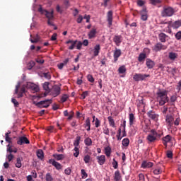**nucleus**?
I'll list each match as a JSON object with an SVG mask.
<instances>
[{"label": "nucleus", "mask_w": 181, "mask_h": 181, "mask_svg": "<svg viewBox=\"0 0 181 181\" xmlns=\"http://www.w3.org/2000/svg\"><path fill=\"white\" fill-rule=\"evenodd\" d=\"M150 132L151 134H148L146 137L148 144H152L155 142L158 138H161L163 135V132H162V131L156 132L155 129H151Z\"/></svg>", "instance_id": "f257e3e1"}, {"label": "nucleus", "mask_w": 181, "mask_h": 181, "mask_svg": "<svg viewBox=\"0 0 181 181\" xmlns=\"http://www.w3.org/2000/svg\"><path fill=\"white\" fill-rule=\"evenodd\" d=\"M157 97L159 100V105H165L166 103L169 102V97H168V90H158L157 92Z\"/></svg>", "instance_id": "f03ea898"}, {"label": "nucleus", "mask_w": 181, "mask_h": 181, "mask_svg": "<svg viewBox=\"0 0 181 181\" xmlns=\"http://www.w3.org/2000/svg\"><path fill=\"white\" fill-rule=\"evenodd\" d=\"M175 13V9L172 7H164L162 12L161 16L163 18H168L170 16H173V14Z\"/></svg>", "instance_id": "7ed1b4c3"}, {"label": "nucleus", "mask_w": 181, "mask_h": 181, "mask_svg": "<svg viewBox=\"0 0 181 181\" xmlns=\"http://www.w3.org/2000/svg\"><path fill=\"white\" fill-rule=\"evenodd\" d=\"M52 99H47L45 100H41L37 103H35L36 107L38 108H48L52 104Z\"/></svg>", "instance_id": "20e7f679"}, {"label": "nucleus", "mask_w": 181, "mask_h": 181, "mask_svg": "<svg viewBox=\"0 0 181 181\" xmlns=\"http://www.w3.org/2000/svg\"><path fill=\"white\" fill-rule=\"evenodd\" d=\"M147 77H151L149 74H135L133 76L134 81H144Z\"/></svg>", "instance_id": "39448f33"}, {"label": "nucleus", "mask_w": 181, "mask_h": 181, "mask_svg": "<svg viewBox=\"0 0 181 181\" xmlns=\"http://www.w3.org/2000/svg\"><path fill=\"white\" fill-rule=\"evenodd\" d=\"M21 87V84L18 83L16 86V90H15V94H18V98H22V97H23V94H25V87H26V86H23L19 92V88Z\"/></svg>", "instance_id": "423d86ee"}, {"label": "nucleus", "mask_w": 181, "mask_h": 181, "mask_svg": "<svg viewBox=\"0 0 181 181\" xmlns=\"http://www.w3.org/2000/svg\"><path fill=\"white\" fill-rule=\"evenodd\" d=\"M25 88H28L29 90H32L33 93H38V91H40V90L39 88V86L31 82L27 83L25 85Z\"/></svg>", "instance_id": "0eeeda50"}, {"label": "nucleus", "mask_w": 181, "mask_h": 181, "mask_svg": "<svg viewBox=\"0 0 181 181\" xmlns=\"http://www.w3.org/2000/svg\"><path fill=\"white\" fill-rule=\"evenodd\" d=\"M39 12H42V13H45L46 18H47L48 21H53L54 16H53V11H47V10H43V8H40L38 9Z\"/></svg>", "instance_id": "6e6552de"}, {"label": "nucleus", "mask_w": 181, "mask_h": 181, "mask_svg": "<svg viewBox=\"0 0 181 181\" xmlns=\"http://www.w3.org/2000/svg\"><path fill=\"white\" fill-rule=\"evenodd\" d=\"M168 49V47L166 45H163L160 42L156 43L153 47V52H160V50H166Z\"/></svg>", "instance_id": "1a4fd4ad"}, {"label": "nucleus", "mask_w": 181, "mask_h": 181, "mask_svg": "<svg viewBox=\"0 0 181 181\" xmlns=\"http://www.w3.org/2000/svg\"><path fill=\"white\" fill-rule=\"evenodd\" d=\"M175 121V118L171 115H167L165 116V122L169 127V128H172L173 127V122Z\"/></svg>", "instance_id": "9d476101"}, {"label": "nucleus", "mask_w": 181, "mask_h": 181, "mask_svg": "<svg viewBox=\"0 0 181 181\" xmlns=\"http://www.w3.org/2000/svg\"><path fill=\"white\" fill-rule=\"evenodd\" d=\"M61 88L59 86L54 85L51 90V95L54 97H57V95H60Z\"/></svg>", "instance_id": "9b49d317"}, {"label": "nucleus", "mask_w": 181, "mask_h": 181, "mask_svg": "<svg viewBox=\"0 0 181 181\" xmlns=\"http://www.w3.org/2000/svg\"><path fill=\"white\" fill-rule=\"evenodd\" d=\"M141 21H148V11L145 6L143 7L142 10L140 11Z\"/></svg>", "instance_id": "f8f14e48"}, {"label": "nucleus", "mask_w": 181, "mask_h": 181, "mask_svg": "<svg viewBox=\"0 0 181 181\" xmlns=\"http://www.w3.org/2000/svg\"><path fill=\"white\" fill-rule=\"evenodd\" d=\"M17 144L18 145H23V144H25L26 145H28L30 144V141L25 136H21L18 138L17 141Z\"/></svg>", "instance_id": "ddd939ff"}, {"label": "nucleus", "mask_w": 181, "mask_h": 181, "mask_svg": "<svg viewBox=\"0 0 181 181\" xmlns=\"http://www.w3.org/2000/svg\"><path fill=\"white\" fill-rule=\"evenodd\" d=\"M107 21L108 23V28L112 26V11H109L107 13Z\"/></svg>", "instance_id": "4468645a"}, {"label": "nucleus", "mask_w": 181, "mask_h": 181, "mask_svg": "<svg viewBox=\"0 0 181 181\" xmlns=\"http://www.w3.org/2000/svg\"><path fill=\"white\" fill-rule=\"evenodd\" d=\"M153 166V163L148 160H144L141 163V168L143 169H146L149 168H152Z\"/></svg>", "instance_id": "2eb2a0df"}, {"label": "nucleus", "mask_w": 181, "mask_h": 181, "mask_svg": "<svg viewBox=\"0 0 181 181\" xmlns=\"http://www.w3.org/2000/svg\"><path fill=\"white\" fill-rule=\"evenodd\" d=\"M66 45H70L68 49L73 50L76 47V45H77V40H69L66 42Z\"/></svg>", "instance_id": "dca6fc26"}, {"label": "nucleus", "mask_w": 181, "mask_h": 181, "mask_svg": "<svg viewBox=\"0 0 181 181\" xmlns=\"http://www.w3.org/2000/svg\"><path fill=\"white\" fill-rule=\"evenodd\" d=\"M147 116L148 118L153 119V121H156V119H158V117H159V115H158L156 113H155V112L152 110H150L147 112Z\"/></svg>", "instance_id": "f3484780"}, {"label": "nucleus", "mask_w": 181, "mask_h": 181, "mask_svg": "<svg viewBox=\"0 0 181 181\" xmlns=\"http://www.w3.org/2000/svg\"><path fill=\"white\" fill-rule=\"evenodd\" d=\"M101 50V46L100 44H97L94 46L93 52L94 57H97L100 54V51Z\"/></svg>", "instance_id": "a211bd4d"}, {"label": "nucleus", "mask_w": 181, "mask_h": 181, "mask_svg": "<svg viewBox=\"0 0 181 181\" xmlns=\"http://www.w3.org/2000/svg\"><path fill=\"white\" fill-rule=\"evenodd\" d=\"M168 37H169V36L164 33H160L158 35V40H160V42H161V43H165Z\"/></svg>", "instance_id": "6ab92c4d"}, {"label": "nucleus", "mask_w": 181, "mask_h": 181, "mask_svg": "<svg viewBox=\"0 0 181 181\" xmlns=\"http://www.w3.org/2000/svg\"><path fill=\"white\" fill-rule=\"evenodd\" d=\"M113 42L115 43L116 46H119L122 42V36L115 35L113 38Z\"/></svg>", "instance_id": "aec40b11"}, {"label": "nucleus", "mask_w": 181, "mask_h": 181, "mask_svg": "<svg viewBox=\"0 0 181 181\" xmlns=\"http://www.w3.org/2000/svg\"><path fill=\"white\" fill-rule=\"evenodd\" d=\"M146 66H147L148 69H153V67H155V62L148 58L146 59Z\"/></svg>", "instance_id": "412c9836"}, {"label": "nucleus", "mask_w": 181, "mask_h": 181, "mask_svg": "<svg viewBox=\"0 0 181 181\" xmlns=\"http://www.w3.org/2000/svg\"><path fill=\"white\" fill-rule=\"evenodd\" d=\"M96 159L98 160V163L100 165V166H103L104 163H105V156L101 155L100 156H97Z\"/></svg>", "instance_id": "4be33fe9"}, {"label": "nucleus", "mask_w": 181, "mask_h": 181, "mask_svg": "<svg viewBox=\"0 0 181 181\" xmlns=\"http://www.w3.org/2000/svg\"><path fill=\"white\" fill-rule=\"evenodd\" d=\"M162 141L163 145H165V146L166 147L168 146V144H169V142L172 141V136H170V135H167L162 138Z\"/></svg>", "instance_id": "5701e85b"}, {"label": "nucleus", "mask_w": 181, "mask_h": 181, "mask_svg": "<svg viewBox=\"0 0 181 181\" xmlns=\"http://www.w3.org/2000/svg\"><path fill=\"white\" fill-rule=\"evenodd\" d=\"M121 56V49L116 48L113 54L115 62L118 61V57Z\"/></svg>", "instance_id": "b1692460"}, {"label": "nucleus", "mask_w": 181, "mask_h": 181, "mask_svg": "<svg viewBox=\"0 0 181 181\" xmlns=\"http://www.w3.org/2000/svg\"><path fill=\"white\" fill-rule=\"evenodd\" d=\"M97 35V29L92 28L90 31L88 33V39H94Z\"/></svg>", "instance_id": "393cba45"}, {"label": "nucleus", "mask_w": 181, "mask_h": 181, "mask_svg": "<svg viewBox=\"0 0 181 181\" xmlns=\"http://www.w3.org/2000/svg\"><path fill=\"white\" fill-rule=\"evenodd\" d=\"M7 152H9V153H12V152H13L14 153H16L18 152V148H13V146H12L11 144H8Z\"/></svg>", "instance_id": "a878e982"}, {"label": "nucleus", "mask_w": 181, "mask_h": 181, "mask_svg": "<svg viewBox=\"0 0 181 181\" xmlns=\"http://www.w3.org/2000/svg\"><path fill=\"white\" fill-rule=\"evenodd\" d=\"M148 57L144 53H140L139 57H138V62L139 63H145V59Z\"/></svg>", "instance_id": "bb28decb"}, {"label": "nucleus", "mask_w": 181, "mask_h": 181, "mask_svg": "<svg viewBox=\"0 0 181 181\" xmlns=\"http://www.w3.org/2000/svg\"><path fill=\"white\" fill-rule=\"evenodd\" d=\"M108 122H109V125L112 127V128H115V120L112 118V117L109 116L107 117Z\"/></svg>", "instance_id": "cd10ccee"}, {"label": "nucleus", "mask_w": 181, "mask_h": 181, "mask_svg": "<svg viewBox=\"0 0 181 181\" xmlns=\"http://www.w3.org/2000/svg\"><path fill=\"white\" fill-rule=\"evenodd\" d=\"M52 166H54L57 170H60L61 169H63V165H62L60 163L57 161L52 163Z\"/></svg>", "instance_id": "c85d7f7f"}, {"label": "nucleus", "mask_w": 181, "mask_h": 181, "mask_svg": "<svg viewBox=\"0 0 181 181\" xmlns=\"http://www.w3.org/2000/svg\"><path fill=\"white\" fill-rule=\"evenodd\" d=\"M129 125L131 126L134 125V121H135V116L134 115V113H130L129 115Z\"/></svg>", "instance_id": "c756f323"}, {"label": "nucleus", "mask_w": 181, "mask_h": 181, "mask_svg": "<svg viewBox=\"0 0 181 181\" xmlns=\"http://www.w3.org/2000/svg\"><path fill=\"white\" fill-rule=\"evenodd\" d=\"M119 74H125L127 73V68L125 67V65H123L118 69Z\"/></svg>", "instance_id": "7c9ffc66"}, {"label": "nucleus", "mask_w": 181, "mask_h": 181, "mask_svg": "<svg viewBox=\"0 0 181 181\" xmlns=\"http://www.w3.org/2000/svg\"><path fill=\"white\" fill-rule=\"evenodd\" d=\"M37 156L39 159H43V158H45V154L43 153V150H42V149L37 150Z\"/></svg>", "instance_id": "2f4dec72"}, {"label": "nucleus", "mask_w": 181, "mask_h": 181, "mask_svg": "<svg viewBox=\"0 0 181 181\" xmlns=\"http://www.w3.org/2000/svg\"><path fill=\"white\" fill-rule=\"evenodd\" d=\"M121 173H119V170H117L115 173V181H120L121 180Z\"/></svg>", "instance_id": "473e14b6"}, {"label": "nucleus", "mask_w": 181, "mask_h": 181, "mask_svg": "<svg viewBox=\"0 0 181 181\" xmlns=\"http://www.w3.org/2000/svg\"><path fill=\"white\" fill-rule=\"evenodd\" d=\"M168 57L170 60H175L177 59V54L175 52H169Z\"/></svg>", "instance_id": "72a5a7b5"}, {"label": "nucleus", "mask_w": 181, "mask_h": 181, "mask_svg": "<svg viewBox=\"0 0 181 181\" xmlns=\"http://www.w3.org/2000/svg\"><path fill=\"white\" fill-rule=\"evenodd\" d=\"M181 26V20L176 21L173 24V28L174 29H178V28H180Z\"/></svg>", "instance_id": "f704fd0d"}, {"label": "nucleus", "mask_w": 181, "mask_h": 181, "mask_svg": "<svg viewBox=\"0 0 181 181\" xmlns=\"http://www.w3.org/2000/svg\"><path fill=\"white\" fill-rule=\"evenodd\" d=\"M81 140V137L78 136H76L75 141H74V146H75V148H77V146H78L80 145V141Z\"/></svg>", "instance_id": "c9c22d12"}, {"label": "nucleus", "mask_w": 181, "mask_h": 181, "mask_svg": "<svg viewBox=\"0 0 181 181\" xmlns=\"http://www.w3.org/2000/svg\"><path fill=\"white\" fill-rule=\"evenodd\" d=\"M22 160H23V158H18L16 160V168H22Z\"/></svg>", "instance_id": "e433bc0d"}, {"label": "nucleus", "mask_w": 181, "mask_h": 181, "mask_svg": "<svg viewBox=\"0 0 181 181\" xmlns=\"http://www.w3.org/2000/svg\"><path fill=\"white\" fill-rule=\"evenodd\" d=\"M9 134H11V132L8 131L7 133H6V142H8L9 145L12 144V138L9 137Z\"/></svg>", "instance_id": "4c0bfd02"}, {"label": "nucleus", "mask_w": 181, "mask_h": 181, "mask_svg": "<svg viewBox=\"0 0 181 181\" xmlns=\"http://www.w3.org/2000/svg\"><path fill=\"white\" fill-rule=\"evenodd\" d=\"M53 157L57 159V160H62L64 159V155L63 154H54Z\"/></svg>", "instance_id": "58836bf2"}, {"label": "nucleus", "mask_w": 181, "mask_h": 181, "mask_svg": "<svg viewBox=\"0 0 181 181\" xmlns=\"http://www.w3.org/2000/svg\"><path fill=\"white\" fill-rule=\"evenodd\" d=\"M84 142L86 146H91V145H93V141L90 137L86 138Z\"/></svg>", "instance_id": "ea45409f"}, {"label": "nucleus", "mask_w": 181, "mask_h": 181, "mask_svg": "<svg viewBox=\"0 0 181 181\" xmlns=\"http://www.w3.org/2000/svg\"><path fill=\"white\" fill-rule=\"evenodd\" d=\"M105 153L106 156L109 157L111 156V147L107 146L105 148Z\"/></svg>", "instance_id": "a19ab883"}, {"label": "nucleus", "mask_w": 181, "mask_h": 181, "mask_svg": "<svg viewBox=\"0 0 181 181\" xmlns=\"http://www.w3.org/2000/svg\"><path fill=\"white\" fill-rule=\"evenodd\" d=\"M74 156H75V158H78V156L80 155V148H78V147H74Z\"/></svg>", "instance_id": "79ce46f5"}, {"label": "nucleus", "mask_w": 181, "mask_h": 181, "mask_svg": "<svg viewBox=\"0 0 181 181\" xmlns=\"http://www.w3.org/2000/svg\"><path fill=\"white\" fill-rule=\"evenodd\" d=\"M122 144L123 146H125V147L129 146V139H128V138L124 139L122 141Z\"/></svg>", "instance_id": "37998d69"}, {"label": "nucleus", "mask_w": 181, "mask_h": 181, "mask_svg": "<svg viewBox=\"0 0 181 181\" xmlns=\"http://www.w3.org/2000/svg\"><path fill=\"white\" fill-rule=\"evenodd\" d=\"M49 82H45L43 84V89L47 91V93H50V88H49Z\"/></svg>", "instance_id": "c03bdc74"}, {"label": "nucleus", "mask_w": 181, "mask_h": 181, "mask_svg": "<svg viewBox=\"0 0 181 181\" xmlns=\"http://www.w3.org/2000/svg\"><path fill=\"white\" fill-rule=\"evenodd\" d=\"M45 180L46 181H53V177L50 173H47L45 175Z\"/></svg>", "instance_id": "a18cd8bd"}, {"label": "nucleus", "mask_w": 181, "mask_h": 181, "mask_svg": "<svg viewBox=\"0 0 181 181\" xmlns=\"http://www.w3.org/2000/svg\"><path fill=\"white\" fill-rule=\"evenodd\" d=\"M153 175H160V173H162V169H160V168H155L153 170Z\"/></svg>", "instance_id": "49530a36"}, {"label": "nucleus", "mask_w": 181, "mask_h": 181, "mask_svg": "<svg viewBox=\"0 0 181 181\" xmlns=\"http://www.w3.org/2000/svg\"><path fill=\"white\" fill-rule=\"evenodd\" d=\"M86 97H88V91L86 90L81 95V100H85Z\"/></svg>", "instance_id": "de8ad7c7"}, {"label": "nucleus", "mask_w": 181, "mask_h": 181, "mask_svg": "<svg viewBox=\"0 0 181 181\" xmlns=\"http://www.w3.org/2000/svg\"><path fill=\"white\" fill-rule=\"evenodd\" d=\"M69 100V95L67 94H64L61 98V103H66Z\"/></svg>", "instance_id": "09e8293b"}, {"label": "nucleus", "mask_w": 181, "mask_h": 181, "mask_svg": "<svg viewBox=\"0 0 181 181\" xmlns=\"http://www.w3.org/2000/svg\"><path fill=\"white\" fill-rule=\"evenodd\" d=\"M81 173L82 175V179H86L88 176V174H87V173L86 172V170H84V169H82L81 170Z\"/></svg>", "instance_id": "8fccbe9b"}, {"label": "nucleus", "mask_w": 181, "mask_h": 181, "mask_svg": "<svg viewBox=\"0 0 181 181\" xmlns=\"http://www.w3.org/2000/svg\"><path fill=\"white\" fill-rule=\"evenodd\" d=\"M85 128H87L88 127H91V122H90V117H87L85 124H84Z\"/></svg>", "instance_id": "3c124183"}, {"label": "nucleus", "mask_w": 181, "mask_h": 181, "mask_svg": "<svg viewBox=\"0 0 181 181\" xmlns=\"http://www.w3.org/2000/svg\"><path fill=\"white\" fill-rule=\"evenodd\" d=\"M43 77H45V78H47V80H50V78H52V76L50 75L49 72H45L42 74Z\"/></svg>", "instance_id": "603ef678"}, {"label": "nucleus", "mask_w": 181, "mask_h": 181, "mask_svg": "<svg viewBox=\"0 0 181 181\" xmlns=\"http://www.w3.org/2000/svg\"><path fill=\"white\" fill-rule=\"evenodd\" d=\"M116 136H117V141H121L122 138H124V136H121V128L119 129Z\"/></svg>", "instance_id": "864d4df0"}, {"label": "nucleus", "mask_w": 181, "mask_h": 181, "mask_svg": "<svg viewBox=\"0 0 181 181\" xmlns=\"http://www.w3.org/2000/svg\"><path fill=\"white\" fill-rule=\"evenodd\" d=\"M143 54H145L146 56L148 57V54H149V53H151V49L149 48H144L143 50Z\"/></svg>", "instance_id": "5fc2aeb1"}, {"label": "nucleus", "mask_w": 181, "mask_h": 181, "mask_svg": "<svg viewBox=\"0 0 181 181\" xmlns=\"http://www.w3.org/2000/svg\"><path fill=\"white\" fill-rule=\"evenodd\" d=\"M64 173L66 176H70L71 175V169L70 168H67L64 170Z\"/></svg>", "instance_id": "6e6d98bb"}, {"label": "nucleus", "mask_w": 181, "mask_h": 181, "mask_svg": "<svg viewBox=\"0 0 181 181\" xmlns=\"http://www.w3.org/2000/svg\"><path fill=\"white\" fill-rule=\"evenodd\" d=\"M101 125V121L98 119V118H96L95 120V128H98Z\"/></svg>", "instance_id": "4d7b16f0"}, {"label": "nucleus", "mask_w": 181, "mask_h": 181, "mask_svg": "<svg viewBox=\"0 0 181 181\" xmlns=\"http://www.w3.org/2000/svg\"><path fill=\"white\" fill-rule=\"evenodd\" d=\"M112 165L114 169H118V162L115 160V158H113V162L112 163Z\"/></svg>", "instance_id": "13d9d810"}, {"label": "nucleus", "mask_w": 181, "mask_h": 181, "mask_svg": "<svg viewBox=\"0 0 181 181\" xmlns=\"http://www.w3.org/2000/svg\"><path fill=\"white\" fill-rule=\"evenodd\" d=\"M90 155H86L84 156L83 160L85 163H90Z\"/></svg>", "instance_id": "bf43d9fd"}, {"label": "nucleus", "mask_w": 181, "mask_h": 181, "mask_svg": "<svg viewBox=\"0 0 181 181\" xmlns=\"http://www.w3.org/2000/svg\"><path fill=\"white\" fill-rule=\"evenodd\" d=\"M35 62L36 63H38V64H43V63H45V59L42 58H36Z\"/></svg>", "instance_id": "052dcab7"}, {"label": "nucleus", "mask_w": 181, "mask_h": 181, "mask_svg": "<svg viewBox=\"0 0 181 181\" xmlns=\"http://www.w3.org/2000/svg\"><path fill=\"white\" fill-rule=\"evenodd\" d=\"M145 4H146V1H143V0H138L137 1L138 6H144V5H145Z\"/></svg>", "instance_id": "680f3d73"}, {"label": "nucleus", "mask_w": 181, "mask_h": 181, "mask_svg": "<svg viewBox=\"0 0 181 181\" xmlns=\"http://www.w3.org/2000/svg\"><path fill=\"white\" fill-rule=\"evenodd\" d=\"M14 156L11 153H10L8 155H6V158L8 159V162H11Z\"/></svg>", "instance_id": "e2e57ef3"}, {"label": "nucleus", "mask_w": 181, "mask_h": 181, "mask_svg": "<svg viewBox=\"0 0 181 181\" xmlns=\"http://www.w3.org/2000/svg\"><path fill=\"white\" fill-rule=\"evenodd\" d=\"M88 81H90V83H94V77H93V75L88 74L87 76Z\"/></svg>", "instance_id": "0e129e2a"}, {"label": "nucleus", "mask_w": 181, "mask_h": 181, "mask_svg": "<svg viewBox=\"0 0 181 181\" xmlns=\"http://www.w3.org/2000/svg\"><path fill=\"white\" fill-rule=\"evenodd\" d=\"M76 45V49L78 50H80L81 49V47L83 46V42H81V41H77Z\"/></svg>", "instance_id": "69168bd1"}, {"label": "nucleus", "mask_w": 181, "mask_h": 181, "mask_svg": "<svg viewBox=\"0 0 181 181\" xmlns=\"http://www.w3.org/2000/svg\"><path fill=\"white\" fill-rule=\"evenodd\" d=\"M175 39L177 40H181V31H178L176 34H175Z\"/></svg>", "instance_id": "338daca9"}, {"label": "nucleus", "mask_w": 181, "mask_h": 181, "mask_svg": "<svg viewBox=\"0 0 181 181\" xmlns=\"http://www.w3.org/2000/svg\"><path fill=\"white\" fill-rule=\"evenodd\" d=\"M150 1L152 5H158V4H160L161 2L160 0H150Z\"/></svg>", "instance_id": "774afa93"}]
</instances>
